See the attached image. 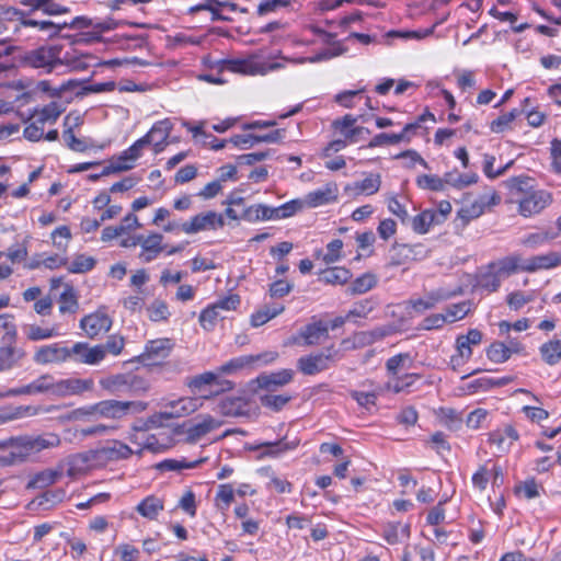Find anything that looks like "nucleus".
<instances>
[{
  "instance_id": "4d7b16f0",
  "label": "nucleus",
  "mask_w": 561,
  "mask_h": 561,
  "mask_svg": "<svg viewBox=\"0 0 561 561\" xmlns=\"http://www.w3.org/2000/svg\"><path fill=\"white\" fill-rule=\"evenodd\" d=\"M234 500V490L231 484H220L218 486V491L215 497V505L216 507L225 512L229 508L230 504Z\"/></svg>"
},
{
  "instance_id": "9b49d317",
  "label": "nucleus",
  "mask_w": 561,
  "mask_h": 561,
  "mask_svg": "<svg viewBox=\"0 0 561 561\" xmlns=\"http://www.w3.org/2000/svg\"><path fill=\"white\" fill-rule=\"evenodd\" d=\"M25 61L34 68H44L47 72H51L57 66L62 65L58 51L54 47H39L32 50L26 55Z\"/></svg>"
},
{
  "instance_id": "473e14b6",
  "label": "nucleus",
  "mask_w": 561,
  "mask_h": 561,
  "mask_svg": "<svg viewBox=\"0 0 561 561\" xmlns=\"http://www.w3.org/2000/svg\"><path fill=\"white\" fill-rule=\"evenodd\" d=\"M505 186L510 190L511 199L517 203L518 196H525L528 192L535 190L531 184V179L528 176H515L504 182Z\"/></svg>"
},
{
  "instance_id": "bf43d9fd",
  "label": "nucleus",
  "mask_w": 561,
  "mask_h": 561,
  "mask_svg": "<svg viewBox=\"0 0 561 561\" xmlns=\"http://www.w3.org/2000/svg\"><path fill=\"white\" fill-rule=\"evenodd\" d=\"M377 284V279L373 274H364L357 277L351 286L347 288V291L352 295L364 294L371 288H374Z\"/></svg>"
},
{
  "instance_id": "72a5a7b5",
  "label": "nucleus",
  "mask_w": 561,
  "mask_h": 561,
  "mask_svg": "<svg viewBox=\"0 0 561 561\" xmlns=\"http://www.w3.org/2000/svg\"><path fill=\"white\" fill-rule=\"evenodd\" d=\"M247 401L241 397H228L218 404V412L226 416H240L247 412Z\"/></svg>"
},
{
  "instance_id": "a878e982",
  "label": "nucleus",
  "mask_w": 561,
  "mask_h": 561,
  "mask_svg": "<svg viewBox=\"0 0 561 561\" xmlns=\"http://www.w3.org/2000/svg\"><path fill=\"white\" fill-rule=\"evenodd\" d=\"M66 129L62 133V139L66 146L78 152H83L88 149V145L83 139H79L73 134V126H78L81 124L79 116H72L71 114L65 117L64 122Z\"/></svg>"
},
{
  "instance_id": "052dcab7",
  "label": "nucleus",
  "mask_w": 561,
  "mask_h": 561,
  "mask_svg": "<svg viewBox=\"0 0 561 561\" xmlns=\"http://www.w3.org/2000/svg\"><path fill=\"white\" fill-rule=\"evenodd\" d=\"M224 316L213 306L206 307L199 314L198 321L205 331L214 330L217 321Z\"/></svg>"
},
{
  "instance_id": "680f3d73",
  "label": "nucleus",
  "mask_w": 561,
  "mask_h": 561,
  "mask_svg": "<svg viewBox=\"0 0 561 561\" xmlns=\"http://www.w3.org/2000/svg\"><path fill=\"white\" fill-rule=\"evenodd\" d=\"M416 184L423 190L444 191L446 186L445 175L439 178L433 174L417 176Z\"/></svg>"
},
{
  "instance_id": "79ce46f5",
  "label": "nucleus",
  "mask_w": 561,
  "mask_h": 561,
  "mask_svg": "<svg viewBox=\"0 0 561 561\" xmlns=\"http://www.w3.org/2000/svg\"><path fill=\"white\" fill-rule=\"evenodd\" d=\"M488 195H481L478 199L461 207L458 215L460 218L469 221L480 217L486 207Z\"/></svg>"
},
{
  "instance_id": "e433bc0d",
  "label": "nucleus",
  "mask_w": 561,
  "mask_h": 561,
  "mask_svg": "<svg viewBox=\"0 0 561 561\" xmlns=\"http://www.w3.org/2000/svg\"><path fill=\"white\" fill-rule=\"evenodd\" d=\"M502 280L516 273L518 270L522 271L520 260L516 256H507L497 262L490 264Z\"/></svg>"
},
{
  "instance_id": "ddd939ff",
  "label": "nucleus",
  "mask_w": 561,
  "mask_h": 561,
  "mask_svg": "<svg viewBox=\"0 0 561 561\" xmlns=\"http://www.w3.org/2000/svg\"><path fill=\"white\" fill-rule=\"evenodd\" d=\"M39 365L60 364L70 360V348L59 343L41 346L33 357Z\"/></svg>"
},
{
  "instance_id": "864d4df0",
  "label": "nucleus",
  "mask_w": 561,
  "mask_h": 561,
  "mask_svg": "<svg viewBox=\"0 0 561 561\" xmlns=\"http://www.w3.org/2000/svg\"><path fill=\"white\" fill-rule=\"evenodd\" d=\"M410 536L409 525L389 524L383 531V537L388 543L394 545Z\"/></svg>"
},
{
  "instance_id": "8fccbe9b",
  "label": "nucleus",
  "mask_w": 561,
  "mask_h": 561,
  "mask_svg": "<svg viewBox=\"0 0 561 561\" xmlns=\"http://www.w3.org/2000/svg\"><path fill=\"white\" fill-rule=\"evenodd\" d=\"M419 378L420 376L416 374H405L402 377L393 376V378L387 382L386 389L396 393L407 391L415 383Z\"/></svg>"
},
{
  "instance_id": "f257e3e1",
  "label": "nucleus",
  "mask_w": 561,
  "mask_h": 561,
  "mask_svg": "<svg viewBox=\"0 0 561 561\" xmlns=\"http://www.w3.org/2000/svg\"><path fill=\"white\" fill-rule=\"evenodd\" d=\"M60 445L57 434L42 436H20L8 438L5 459L9 466L25 461L28 457L48 448Z\"/></svg>"
},
{
  "instance_id": "c85d7f7f",
  "label": "nucleus",
  "mask_w": 561,
  "mask_h": 561,
  "mask_svg": "<svg viewBox=\"0 0 561 561\" xmlns=\"http://www.w3.org/2000/svg\"><path fill=\"white\" fill-rule=\"evenodd\" d=\"M54 378L50 375H43L32 381L31 383L23 386L19 389L11 391L12 394H36L48 392L53 394Z\"/></svg>"
},
{
  "instance_id": "c9c22d12",
  "label": "nucleus",
  "mask_w": 561,
  "mask_h": 561,
  "mask_svg": "<svg viewBox=\"0 0 561 561\" xmlns=\"http://www.w3.org/2000/svg\"><path fill=\"white\" fill-rule=\"evenodd\" d=\"M131 375H115L103 378L100 380V385L111 393L127 392L129 385H134L135 381L130 380Z\"/></svg>"
},
{
  "instance_id": "f8f14e48",
  "label": "nucleus",
  "mask_w": 561,
  "mask_h": 561,
  "mask_svg": "<svg viewBox=\"0 0 561 561\" xmlns=\"http://www.w3.org/2000/svg\"><path fill=\"white\" fill-rule=\"evenodd\" d=\"M140 253L139 260L144 263H150L156 260L165 249L163 236L158 232H151L148 236L138 234Z\"/></svg>"
},
{
  "instance_id": "37998d69",
  "label": "nucleus",
  "mask_w": 561,
  "mask_h": 561,
  "mask_svg": "<svg viewBox=\"0 0 561 561\" xmlns=\"http://www.w3.org/2000/svg\"><path fill=\"white\" fill-rule=\"evenodd\" d=\"M502 282L503 280L500 278L496 272L492 268L491 265H489L485 271L480 273L477 285L479 288L484 289L488 293H493L499 289Z\"/></svg>"
},
{
  "instance_id": "2eb2a0df",
  "label": "nucleus",
  "mask_w": 561,
  "mask_h": 561,
  "mask_svg": "<svg viewBox=\"0 0 561 561\" xmlns=\"http://www.w3.org/2000/svg\"><path fill=\"white\" fill-rule=\"evenodd\" d=\"M70 359L85 365H98L104 359V350L101 345L90 346L83 342H77L70 348Z\"/></svg>"
},
{
  "instance_id": "5701e85b",
  "label": "nucleus",
  "mask_w": 561,
  "mask_h": 561,
  "mask_svg": "<svg viewBox=\"0 0 561 561\" xmlns=\"http://www.w3.org/2000/svg\"><path fill=\"white\" fill-rule=\"evenodd\" d=\"M356 122H357V118L355 116H353L351 114H346L342 118L335 119L332 123V126L341 135H343L344 138L346 140H348V142L353 144V142H356L358 140V137L363 133H367V134L369 133V130L364 128V127H360V126L355 127L354 125H355Z\"/></svg>"
},
{
  "instance_id": "c03bdc74",
  "label": "nucleus",
  "mask_w": 561,
  "mask_h": 561,
  "mask_svg": "<svg viewBox=\"0 0 561 561\" xmlns=\"http://www.w3.org/2000/svg\"><path fill=\"white\" fill-rule=\"evenodd\" d=\"M445 181L446 185L461 190L477 183L478 175L476 173L461 174L457 171H450L445 173Z\"/></svg>"
},
{
  "instance_id": "a18cd8bd",
  "label": "nucleus",
  "mask_w": 561,
  "mask_h": 561,
  "mask_svg": "<svg viewBox=\"0 0 561 561\" xmlns=\"http://www.w3.org/2000/svg\"><path fill=\"white\" fill-rule=\"evenodd\" d=\"M259 357H254L253 355H244L240 357L232 358L228 363L221 365L218 368V371L220 375H229L233 374L237 370L243 369L245 367H249L253 365L255 362H257Z\"/></svg>"
},
{
  "instance_id": "2f4dec72",
  "label": "nucleus",
  "mask_w": 561,
  "mask_h": 561,
  "mask_svg": "<svg viewBox=\"0 0 561 561\" xmlns=\"http://www.w3.org/2000/svg\"><path fill=\"white\" fill-rule=\"evenodd\" d=\"M221 425H222V422L218 419H215L211 415H208V414L201 415L198 417V422L195 423L190 428V436L193 439H198V438L205 436L206 434L219 428Z\"/></svg>"
},
{
  "instance_id": "aec40b11",
  "label": "nucleus",
  "mask_w": 561,
  "mask_h": 561,
  "mask_svg": "<svg viewBox=\"0 0 561 561\" xmlns=\"http://www.w3.org/2000/svg\"><path fill=\"white\" fill-rule=\"evenodd\" d=\"M482 334L479 330L472 329L466 335H460L456 341L457 355L451 357L453 363L460 364L462 359H469L472 355L471 346L480 344Z\"/></svg>"
},
{
  "instance_id": "f3484780",
  "label": "nucleus",
  "mask_w": 561,
  "mask_h": 561,
  "mask_svg": "<svg viewBox=\"0 0 561 561\" xmlns=\"http://www.w3.org/2000/svg\"><path fill=\"white\" fill-rule=\"evenodd\" d=\"M381 187V175L379 173H365L360 181L347 184L344 192L347 196L357 197L359 195L370 196L376 194Z\"/></svg>"
},
{
  "instance_id": "4be33fe9",
  "label": "nucleus",
  "mask_w": 561,
  "mask_h": 561,
  "mask_svg": "<svg viewBox=\"0 0 561 561\" xmlns=\"http://www.w3.org/2000/svg\"><path fill=\"white\" fill-rule=\"evenodd\" d=\"M561 265V254L558 252H548L535 255L523 262L522 271L536 272L539 270H549Z\"/></svg>"
},
{
  "instance_id": "4468645a",
  "label": "nucleus",
  "mask_w": 561,
  "mask_h": 561,
  "mask_svg": "<svg viewBox=\"0 0 561 561\" xmlns=\"http://www.w3.org/2000/svg\"><path fill=\"white\" fill-rule=\"evenodd\" d=\"M458 294H460V289L449 290L446 288H438L426 293L421 298L411 299L409 305L415 312L423 313L424 311L434 308L438 302L450 299Z\"/></svg>"
},
{
  "instance_id": "6e6d98bb",
  "label": "nucleus",
  "mask_w": 561,
  "mask_h": 561,
  "mask_svg": "<svg viewBox=\"0 0 561 561\" xmlns=\"http://www.w3.org/2000/svg\"><path fill=\"white\" fill-rule=\"evenodd\" d=\"M412 366V359L409 354H399L390 357L386 367L390 375L398 376L401 371L410 369Z\"/></svg>"
},
{
  "instance_id": "e2e57ef3",
  "label": "nucleus",
  "mask_w": 561,
  "mask_h": 561,
  "mask_svg": "<svg viewBox=\"0 0 561 561\" xmlns=\"http://www.w3.org/2000/svg\"><path fill=\"white\" fill-rule=\"evenodd\" d=\"M147 311L150 320L154 322L165 321L171 314L169 311L168 304L160 299H156L154 301H152V304L148 307Z\"/></svg>"
},
{
  "instance_id": "b1692460",
  "label": "nucleus",
  "mask_w": 561,
  "mask_h": 561,
  "mask_svg": "<svg viewBox=\"0 0 561 561\" xmlns=\"http://www.w3.org/2000/svg\"><path fill=\"white\" fill-rule=\"evenodd\" d=\"M217 385L221 390L231 389L232 383L229 380H220L219 371H206L201 375L194 376L188 386L194 392H201L205 386Z\"/></svg>"
},
{
  "instance_id": "09e8293b",
  "label": "nucleus",
  "mask_w": 561,
  "mask_h": 561,
  "mask_svg": "<svg viewBox=\"0 0 561 561\" xmlns=\"http://www.w3.org/2000/svg\"><path fill=\"white\" fill-rule=\"evenodd\" d=\"M542 359L548 365H556L561 359V341L551 340L540 346Z\"/></svg>"
},
{
  "instance_id": "49530a36",
  "label": "nucleus",
  "mask_w": 561,
  "mask_h": 561,
  "mask_svg": "<svg viewBox=\"0 0 561 561\" xmlns=\"http://www.w3.org/2000/svg\"><path fill=\"white\" fill-rule=\"evenodd\" d=\"M146 141L147 139H144V137L135 141L128 149L123 151L118 158H116L118 162H121V164L129 165L128 170L131 169L134 167V162L141 156V151L146 147Z\"/></svg>"
},
{
  "instance_id": "6e6552de",
  "label": "nucleus",
  "mask_w": 561,
  "mask_h": 561,
  "mask_svg": "<svg viewBox=\"0 0 561 561\" xmlns=\"http://www.w3.org/2000/svg\"><path fill=\"white\" fill-rule=\"evenodd\" d=\"M94 389V381L91 378H67L55 380L53 396L66 398L71 396H80Z\"/></svg>"
},
{
  "instance_id": "f704fd0d",
  "label": "nucleus",
  "mask_w": 561,
  "mask_h": 561,
  "mask_svg": "<svg viewBox=\"0 0 561 561\" xmlns=\"http://www.w3.org/2000/svg\"><path fill=\"white\" fill-rule=\"evenodd\" d=\"M163 500L154 495L144 499L136 507V511L145 518L156 519L160 512L163 511Z\"/></svg>"
},
{
  "instance_id": "412c9836",
  "label": "nucleus",
  "mask_w": 561,
  "mask_h": 561,
  "mask_svg": "<svg viewBox=\"0 0 561 561\" xmlns=\"http://www.w3.org/2000/svg\"><path fill=\"white\" fill-rule=\"evenodd\" d=\"M95 453L99 460L113 461L128 458L133 450L126 444L114 439L95 449Z\"/></svg>"
},
{
  "instance_id": "0e129e2a",
  "label": "nucleus",
  "mask_w": 561,
  "mask_h": 561,
  "mask_svg": "<svg viewBox=\"0 0 561 561\" xmlns=\"http://www.w3.org/2000/svg\"><path fill=\"white\" fill-rule=\"evenodd\" d=\"M471 304L469 301H462L449 306L444 313L447 322H456L463 319L470 311Z\"/></svg>"
},
{
  "instance_id": "393cba45",
  "label": "nucleus",
  "mask_w": 561,
  "mask_h": 561,
  "mask_svg": "<svg viewBox=\"0 0 561 561\" xmlns=\"http://www.w3.org/2000/svg\"><path fill=\"white\" fill-rule=\"evenodd\" d=\"M518 437L519 435L516 430L507 425L503 430L492 432L489 436V442L496 447L499 453H507Z\"/></svg>"
},
{
  "instance_id": "ea45409f",
  "label": "nucleus",
  "mask_w": 561,
  "mask_h": 561,
  "mask_svg": "<svg viewBox=\"0 0 561 561\" xmlns=\"http://www.w3.org/2000/svg\"><path fill=\"white\" fill-rule=\"evenodd\" d=\"M519 350V345L517 343H511V346H506L503 343H493L488 348V357L490 360L494 363H504L506 362L513 352H517Z\"/></svg>"
},
{
  "instance_id": "dca6fc26",
  "label": "nucleus",
  "mask_w": 561,
  "mask_h": 561,
  "mask_svg": "<svg viewBox=\"0 0 561 561\" xmlns=\"http://www.w3.org/2000/svg\"><path fill=\"white\" fill-rule=\"evenodd\" d=\"M111 327L112 320L103 310L90 313L83 317L80 321V328L90 339H94L100 334L107 332Z\"/></svg>"
},
{
  "instance_id": "69168bd1",
  "label": "nucleus",
  "mask_w": 561,
  "mask_h": 561,
  "mask_svg": "<svg viewBox=\"0 0 561 561\" xmlns=\"http://www.w3.org/2000/svg\"><path fill=\"white\" fill-rule=\"evenodd\" d=\"M343 241L334 239L327 245V251L322 256L325 264L339 262L342 259Z\"/></svg>"
},
{
  "instance_id": "603ef678",
  "label": "nucleus",
  "mask_w": 561,
  "mask_h": 561,
  "mask_svg": "<svg viewBox=\"0 0 561 561\" xmlns=\"http://www.w3.org/2000/svg\"><path fill=\"white\" fill-rule=\"evenodd\" d=\"M382 388L379 386L374 387L369 391H351V397L363 408L369 409L376 404L378 396L381 393Z\"/></svg>"
},
{
  "instance_id": "6ab92c4d",
  "label": "nucleus",
  "mask_w": 561,
  "mask_h": 561,
  "mask_svg": "<svg viewBox=\"0 0 561 561\" xmlns=\"http://www.w3.org/2000/svg\"><path fill=\"white\" fill-rule=\"evenodd\" d=\"M337 185L333 182L327 183L324 186L314 190L312 192H309L305 196V203L309 207H319L323 206L333 202H336L337 199Z\"/></svg>"
},
{
  "instance_id": "7ed1b4c3",
  "label": "nucleus",
  "mask_w": 561,
  "mask_h": 561,
  "mask_svg": "<svg viewBox=\"0 0 561 561\" xmlns=\"http://www.w3.org/2000/svg\"><path fill=\"white\" fill-rule=\"evenodd\" d=\"M207 398L208 396L202 398L183 397L168 401L164 404V410L152 415L148 422L156 425L160 423L161 420L178 419L188 415L198 410L202 407L203 399Z\"/></svg>"
},
{
  "instance_id": "774afa93",
  "label": "nucleus",
  "mask_w": 561,
  "mask_h": 561,
  "mask_svg": "<svg viewBox=\"0 0 561 561\" xmlns=\"http://www.w3.org/2000/svg\"><path fill=\"white\" fill-rule=\"evenodd\" d=\"M376 304L373 299H364L354 305V307L347 312L346 319L366 318L375 308Z\"/></svg>"
},
{
  "instance_id": "1a4fd4ad",
  "label": "nucleus",
  "mask_w": 561,
  "mask_h": 561,
  "mask_svg": "<svg viewBox=\"0 0 561 561\" xmlns=\"http://www.w3.org/2000/svg\"><path fill=\"white\" fill-rule=\"evenodd\" d=\"M173 348V343L169 339H157L149 341L145 351L138 356V360L144 365L151 366L167 358Z\"/></svg>"
},
{
  "instance_id": "13d9d810",
  "label": "nucleus",
  "mask_w": 561,
  "mask_h": 561,
  "mask_svg": "<svg viewBox=\"0 0 561 561\" xmlns=\"http://www.w3.org/2000/svg\"><path fill=\"white\" fill-rule=\"evenodd\" d=\"M78 309V298L71 286H66L59 298V311L61 313L76 312Z\"/></svg>"
},
{
  "instance_id": "338daca9",
  "label": "nucleus",
  "mask_w": 561,
  "mask_h": 561,
  "mask_svg": "<svg viewBox=\"0 0 561 561\" xmlns=\"http://www.w3.org/2000/svg\"><path fill=\"white\" fill-rule=\"evenodd\" d=\"M95 260L92 256L84 254L77 255L68 266L71 273H85L93 268Z\"/></svg>"
},
{
  "instance_id": "c756f323",
  "label": "nucleus",
  "mask_w": 561,
  "mask_h": 561,
  "mask_svg": "<svg viewBox=\"0 0 561 561\" xmlns=\"http://www.w3.org/2000/svg\"><path fill=\"white\" fill-rule=\"evenodd\" d=\"M294 371L291 369H282L276 373L263 374L257 377V382L261 388L274 389L282 387L291 381Z\"/></svg>"
},
{
  "instance_id": "4c0bfd02",
  "label": "nucleus",
  "mask_w": 561,
  "mask_h": 561,
  "mask_svg": "<svg viewBox=\"0 0 561 561\" xmlns=\"http://www.w3.org/2000/svg\"><path fill=\"white\" fill-rule=\"evenodd\" d=\"M434 224H440V219H438L437 214L435 210L426 209L422 211L421 214L416 215L412 219V229L420 233L424 234L426 233L431 226Z\"/></svg>"
},
{
  "instance_id": "20e7f679",
  "label": "nucleus",
  "mask_w": 561,
  "mask_h": 561,
  "mask_svg": "<svg viewBox=\"0 0 561 561\" xmlns=\"http://www.w3.org/2000/svg\"><path fill=\"white\" fill-rule=\"evenodd\" d=\"M337 359L339 351L328 347L323 352L300 357L297 367L304 375L313 376L329 369Z\"/></svg>"
},
{
  "instance_id": "39448f33",
  "label": "nucleus",
  "mask_w": 561,
  "mask_h": 561,
  "mask_svg": "<svg viewBox=\"0 0 561 561\" xmlns=\"http://www.w3.org/2000/svg\"><path fill=\"white\" fill-rule=\"evenodd\" d=\"M280 62H264L255 57L222 61L221 69L248 76H264L270 71L283 68Z\"/></svg>"
},
{
  "instance_id": "a211bd4d",
  "label": "nucleus",
  "mask_w": 561,
  "mask_h": 561,
  "mask_svg": "<svg viewBox=\"0 0 561 561\" xmlns=\"http://www.w3.org/2000/svg\"><path fill=\"white\" fill-rule=\"evenodd\" d=\"M328 335V328L322 322L308 324L300 330L299 335L293 339V343L311 346L319 344Z\"/></svg>"
},
{
  "instance_id": "5fc2aeb1",
  "label": "nucleus",
  "mask_w": 561,
  "mask_h": 561,
  "mask_svg": "<svg viewBox=\"0 0 561 561\" xmlns=\"http://www.w3.org/2000/svg\"><path fill=\"white\" fill-rule=\"evenodd\" d=\"M24 334L31 341L47 340L58 335L55 328H42L36 324H26L23 327Z\"/></svg>"
},
{
  "instance_id": "58836bf2",
  "label": "nucleus",
  "mask_w": 561,
  "mask_h": 561,
  "mask_svg": "<svg viewBox=\"0 0 561 561\" xmlns=\"http://www.w3.org/2000/svg\"><path fill=\"white\" fill-rule=\"evenodd\" d=\"M351 278L348 270L340 266L327 268L319 275V280L330 285H342Z\"/></svg>"
},
{
  "instance_id": "f03ea898",
  "label": "nucleus",
  "mask_w": 561,
  "mask_h": 561,
  "mask_svg": "<svg viewBox=\"0 0 561 561\" xmlns=\"http://www.w3.org/2000/svg\"><path fill=\"white\" fill-rule=\"evenodd\" d=\"M147 407L148 404L144 401L104 400L92 404V410L94 416L121 420L127 415L141 413Z\"/></svg>"
},
{
  "instance_id": "3c124183",
  "label": "nucleus",
  "mask_w": 561,
  "mask_h": 561,
  "mask_svg": "<svg viewBox=\"0 0 561 561\" xmlns=\"http://www.w3.org/2000/svg\"><path fill=\"white\" fill-rule=\"evenodd\" d=\"M139 442L141 450H149L151 453H161L169 447L167 438L159 439L156 435H147L141 433V436H136V442Z\"/></svg>"
},
{
  "instance_id": "9d476101",
  "label": "nucleus",
  "mask_w": 561,
  "mask_h": 561,
  "mask_svg": "<svg viewBox=\"0 0 561 561\" xmlns=\"http://www.w3.org/2000/svg\"><path fill=\"white\" fill-rule=\"evenodd\" d=\"M172 129L173 124L169 118L154 123L150 130L144 136V139H147L146 146L152 145L153 152L159 154L170 144L169 138Z\"/></svg>"
},
{
  "instance_id": "423d86ee",
  "label": "nucleus",
  "mask_w": 561,
  "mask_h": 561,
  "mask_svg": "<svg viewBox=\"0 0 561 561\" xmlns=\"http://www.w3.org/2000/svg\"><path fill=\"white\" fill-rule=\"evenodd\" d=\"M225 220L221 214L209 210L199 213L191 219L182 222L180 229L186 234H195L202 231L222 228Z\"/></svg>"
},
{
  "instance_id": "cd10ccee",
  "label": "nucleus",
  "mask_w": 561,
  "mask_h": 561,
  "mask_svg": "<svg viewBox=\"0 0 561 561\" xmlns=\"http://www.w3.org/2000/svg\"><path fill=\"white\" fill-rule=\"evenodd\" d=\"M15 339L5 340V334L1 339L0 346V371L11 368L16 360L24 356L23 351L15 347Z\"/></svg>"
},
{
  "instance_id": "a19ab883",
  "label": "nucleus",
  "mask_w": 561,
  "mask_h": 561,
  "mask_svg": "<svg viewBox=\"0 0 561 561\" xmlns=\"http://www.w3.org/2000/svg\"><path fill=\"white\" fill-rule=\"evenodd\" d=\"M62 112L64 108L57 102H51L45 105L43 108L36 110L34 112L33 118L45 126L47 123L54 124Z\"/></svg>"
},
{
  "instance_id": "de8ad7c7",
  "label": "nucleus",
  "mask_w": 561,
  "mask_h": 561,
  "mask_svg": "<svg viewBox=\"0 0 561 561\" xmlns=\"http://www.w3.org/2000/svg\"><path fill=\"white\" fill-rule=\"evenodd\" d=\"M146 141L147 139H144V137L135 141L128 149L123 151L118 158H116L118 162H121V164L129 165L128 170L131 169L134 167V162L141 156V151L146 147Z\"/></svg>"
},
{
  "instance_id": "7c9ffc66",
  "label": "nucleus",
  "mask_w": 561,
  "mask_h": 561,
  "mask_svg": "<svg viewBox=\"0 0 561 561\" xmlns=\"http://www.w3.org/2000/svg\"><path fill=\"white\" fill-rule=\"evenodd\" d=\"M558 237V233L551 229H541L524 236L520 244L529 249H538L550 243Z\"/></svg>"
},
{
  "instance_id": "0eeeda50",
  "label": "nucleus",
  "mask_w": 561,
  "mask_h": 561,
  "mask_svg": "<svg viewBox=\"0 0 561 561\" xmlns=\"http://www.w3.org/2000/svg\"><path fill=\"white\" fill-rule=\"evenodd\" d=\"M551 202V193L543 190H533L525 196H518L516 204L518 205V214L527 218L541 213Z\"/></svg>"
},
{
  "instance_id": "bb28decb",
  "label": "nucleus",
  "mask_w": 561,
  "mask_h": 561,
  "mask_svg": "<svg viewBox=\"0 0 561 561\" xmlns=\"http://www.w3.org/2000/svg\"><path fill=\"white\" fill-rule=\"evenodd\" d=\"M99 459L96 457L95 450L78 454L69 459L68 474L72 477L87 472L88 470L95 467Z\"/></svg>"
}]
</instances>
